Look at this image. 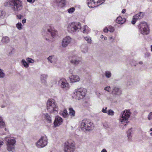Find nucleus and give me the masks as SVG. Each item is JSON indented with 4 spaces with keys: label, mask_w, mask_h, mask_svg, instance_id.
<instances>
[{
    "label": "nucleus",
    "mask_w": 152,
    "mask_h": 152,
    "mask_svg": "<svg viewBox=\"0 0 152 152\" xmlns=\"http://www.w3.org/2000/svg\"><path fill=\"white\" fill-rule=\"evenodd\" d=\"M47 110L50 114H56L57 113L58 108L55 100L52 99H48L46 104Z\"/></svg>",
    "instance_id": "1"
},
{
    "label": "nucleus",
    "mask_w": 152,
    "mask_h": 152,
    "mask_svg": "<svg viewBox=\"0 0 152 152\" xmlns=\"http://www.w3.org/2000/svg\"><path fill=\"white\" fill-rule=\"evenodd\" d=\"M4 139L6 141L7 150L9 151L14 152L16 143L15 138L12 137H6Z\"/></svg>",
    "instance_id": "2"
},
{
    "label": "nucleus",
    "mask_w": 152,
    "mask_h": 152,
    "mask_svg": "<svg viewBox=\"0 0 152 152\" xmlns=\"http://www.w3.org/2000/svg\"><path fill=\"white\" fill-rule=\"evenodd\" d=\"M9 6L14 12H19L22 10V3L20 0H10Z\"/></svg>",
    "instance_id": "3"
},
{
    "label": "nucleus",
    "mask_w": 152,
    "mask_h": 152,
    "mask_svg": "<svg viewBox=\"0 0 152 152\" xmlns=\"http://www.w3.org/2000/svg\"><path fill=\"white\" fill-rule=\"evenodd\" d=\"M66 28L68 32L73 34L79 32L81 27L80 23L74 22L68 24Z\"/></svg>",
    "instance_id": "4"
},
{
    "label": "nucleus",
    "mask_w": 152,
    "mask_h": 152,
    "mask_svg": "<svg viewBox=\"0 0 152 152\" xmlns=\"http://www.w3.org/2000/svg\"><path fill=\"white\" fill-rule=\"evenodd\" d=\"M80 127L82 130L85 132L92 130L94 125L90 120L84 119L80 122Z\"/></svg>",
    "instance_id": "5"
},
{
    "label": "nucleus",
    "mask_w": 152,
    "mask_h": 152,
    "mask_svg": "<svg viewBox=\"0 0 152 152\" xmlns=\"http://www.w3.org/2000/svg\"><path fill=\"white\" fill-rule=\"evenodd\" d=\"M131 112L129 110H126L123 111L121 113L120 118L119 119L120 121L122 124H128L129 121L128 120L129 118ZM126 124H125L124 125V126H126Z\"/></svg>",
    "instance_id": "6"
},
{
    "label": "nucleus",
    "mask_w": 152,
    "mask_h": 152,
    "mask_svg": "<svg viewBox=\"0 0 152 152\" xmlns=\"http://www.w3.org/2000/svg\"><path fill=\"white\" fill-rule=\"evenodd\" d=\"M86 92V89L83 88L77 89L73 92V96L78 100L83 99L85 97Z\"/></svg>",
    "instance_id": "7"
},
{
    "label": "nucleus",
    "mask_w": 152,
    "mask_h": 152,
    "mask_svg": "<svg viewBox=\"0 0 152 152\" xmlns=\"http://www.w3.org/2000/svg\"><path fill=\"white\" fill-rule=\"evenodd\" d=\"M75 149V143L71 140L66 141L64 144L65 152H74Z\"/></svg>",
    "instance_id": "8"
},
{
    "label": "nucleus",
    "mask_w": 152,
    "mask_h": 152,
    "mask_svg": "<svg viewBox=\"0 0 152 152\" xmlns=\"http://www.w3.org/2000/svg\"><path fill=\"white\" fill-rule=\"evenodd\" d=\"M139 31L143 35H147L149 33V29L147 23L145 22H141L138 26Z\"/></svg>",
    "instance_id": "9"
},
{
    "label": "nucleus",
    "mask_w": 152,
    "mask_h": 152,
    "mask_svg": "<svg viewBox=\"0 0 152 152\" xmlns=\"http://www.w3.org/2000/svg\"><path fill=\"white\" fill-rule=\"evenodd\" d=\"M105 0H87V4L90 8H93L103 4Z\"/></svg>",
    "instance_id": "10"
},
{
    "label": "nucleus",
    "mask_w": 152,
    "mask_h": 152,
    "mask_svg": "<svg viewBox=\"0 0 152 152\" xmlns=\"http://www.w3.org/2000/svg\"><path fill=\"white\" fill-rule=\"evenodd\" d=\"M58 84L60 87L65 90L69 89L70 87L69 83L67 80L64 78L60 79L58 80Z\"/></svg>",
    "instance_id": "11"
},
{
    "label": "nucleus",
    "mask_w": 152,
    "mask_h": 152,
    "mask_svg": "<svg viewBox=\"0 0 152 152\" xmlns=\"http://www.w3.org/2000/svg\"><path fill=\"white\" fill-rule=\"evenodd\" d=\"M48 139L45 136H42L38 141L36 145L38 148H42L45 147L48 143Z\"/></svg>",
    "instance_id": "12"
},
{
    "label": "nucleus",
    "mask_w": 152,
    "mask_h": 152,
    "mask_svg": "<svg viewBox=\"0 0 152 152\" xmlns=\"http://www.w3.org/2000/svg\"><path fill=\"white\" fill-rule=\"evenodd\" d=\"M45 33L48 35L49 37H53L56 35V31L54 28L51 26L48 25L45 29Z\"/></svg>",
    "instance_id": "13"
},
{
    "label": "nucleus",
    "mask_w": 152,
    "mask_h": 152,
    "mask_svg": "<svg viewBox=\"0 0 152 152\" xmlns=\"http://www.w3.org/2000/svg\"><path fill=\"white\" fill-rule=\"evenodd\" d=\"M70 57L71 59L70 61V62L73 64L77 65L81 63V61L77 55H73Z\"/></svg>",
    "instance_id": "14"
},
{
    "label": "nucleus",
    "mask_w": 152,
    "mask_h": 152,
    "mask_svg": "<svg viewBox=\"0 0 152 152\" xmlns=\"http://www.w3.org/2000/svg\"><path fill=\"white\" fill-rule=\"evenodd\" d=\"M111 94L114 97H117L121 95L122 91L120 88L115 86L113 88Z\"/></svg>",
    "instance_id": "15"
},
{
    "label": "nucleus",
    "mask_w": 152,
    "mask_h": 152,
    "mask_svg": "<svg viewBox=\"0 0 152 152\" xmlns=\"http://www.w3.org/2000/svg\"><path fill=\"white\" fill-rule=\"evenodd\" d=\"M72 40V38L69 36L64 37L61 42V46L63 48H66L70 43Z\"/></svg>",
    "instance_id": "16"
},
{
    "label": "nucleus",
    "mask_w": 152,
    "mask_h": 152,
    "mask_svg": "<svg viewBox=\"0 0 152 152\" xmlns=\"http://www.w3.org/2000/svg\"><path fill=\"white\" fill-rule=\"evenodd\" d=\"M143 12H140L134 15L132 20V23L133 24H134L137 20H139L143 18Z\"/></svg>",
    "instance_id": "17"
},
{
    "label": "nucleus",
    "mask_w": 152,
    "mask_h": 152,
    "mask_svg": "<svg viewBox=\"0 0 152 152\" xmlns=\"http://www.w3.org/2000/svg\"><path fill=\"white\" fill-rule=\"evenodd\" d=\"M70 82L74 83L79 82L80 80L79 76L77 75H72L69 77Z\"/></svg>",
    "instance_id": "18"
},
{
    "label": "nucleus",
    "mask_w": 152,
    "mask_h": 152,
    "mask_svg": "<svg viewBox=\"0 0 152 152\" xmlns=\"http://www.w3.org/2000/svg\"><path fill=\"white\" fill-rule=\"evenodd\" d=\"M42 118H44L46 121L49 123L52 122L51 116L48 113H43L42 115Z\"/></svg>",
    "instance_id": "19"
},
{
    "label": "nucleus",
    "mask_w": 152,
    "mask_h": 152,
    "mask_svg": "<svg viewBox=\"0 0 152 152\" xmlns=\"http://www.w3.org/2000/svg\"><path fill=\"white\" fill-rule=\"evenodd\" d=\"M63 122V119L62 118L59 116H57L55 118L54 124L55 126H59Z\"/></svg>",
    "instance_id": "20"
},
{
    "label": "nucleus",
    "mask_w": 152,
    "mask_h": 152,
    "mask_svg": "<svg viewBox=\"0 0 152 152\" xmlns=\"http://www.w3.org/2000/svg\"><path fill=\"white\" fill-rule=\"evenodd\" d=\"M48 77V75L45 74H42L40 75V79L41 83L46 84H47V79Z\"/></svg>",
    "instance_id": "21"
},
{
    "label": "nucleus",
    "mask_w": 152,
    "mask_h": 152,
    "mask_svg": "<svg viewBox=\"0 0 152 152\" xmlns=\"http://www.w3.org/2000/svg\"><path fill=\"white\" fill-rule=\"evenodd\" d=\"M47 59L48 62L53 64L56 63L57 61V58L54 56H50L48 57Z\"/></svg>",
    "instance_id": "22"
},
{
    "label": "nucleus",
    "mask_w": 152,
    "mask_h": 152,
    "mask_svg": "<svg viewBox=\"0 0 152 152\" xmlns=\"http://www.w3.org/2000/svg\"><path fill=\"white\" fill-rule=\"evenodd\" d=\"M126 20L125 18L120 16L116 18V22L118 24H122L125 22Z\"/></svg>",
    "instance_id": "23"
},
{
    "label": "nucleus",
    "mask_w": 152,
    "mask_h": 152,
    "mask_svg": "<svg viewBox=\"0 0 152 152\" xmlns=\"http://www.w3.org/2000/svg\"><path fill=\"white\" fill-rule=\"evenodd\" d=\"M57 5L60 7H62L64 6L65 4V0H59L57 1Z\"/></svg>",
    "instance_id": "24"
},
{
    "label": "nucleus",
    "mask_w": 152,
    "mask_h": 152,
    "mask_svg": "<svg viewBox=\"0 0 152 152\" xmlns=\"http://www.w3.org/2000/svg\"><path fill=\"white\" fill-rule=\"evenodd\" d=\"M81 51L83 53H86L88 52V46L86 45H83L81 46Z\"/></svg>",
    "instance_id": "25"
},
{
    "label": "nucleus",
    "mask_w": 152,
    "mask_h": 152,
    "mask_svg": "<svg viewBox=\"0 0 152 152\" xmlns=\"http://www.w3.org/2000/svg\"><path fill=\"white\" fill-rule=\"evenodd\" d=\"M10 40V39L8 37L5 36L2 37L1 41L3 43L6 44L9 43Z\"/></svg>",
    "instance_id": "26"
},
{
    "label": "nucleus",
    "mask_w": 152,
    "mask_h": 152,
    "mask_svg": "<svg viewBox=\"0 0 152 152\" xmlns=\"http://www.w3.org/2000/svg\"><path fill=\"white\" fill-rule=\"evenodd\" d=\"M90 29L86 25H85L83 26V28L82 29V31L85 34H88L89 32Z\"/></svg>",
    "instance_id": "27"
},
{
    "label": "nucleus",
    "mask_w": 152,
    "mask_h": 152,
    "mask_svg": "<svg viewBox=\"0 0 152 152\" xmlns=\"http://www.w3.org/2000/svg\"><path fill=\"white\" fill-rule=\"evenodd\" d=\"M60 114L65 118H67L69 115L66 110H64L63 111H61L60 113Z\"/></svg>",
    "instance_id": "28"
},
{
    "label": "nucleus",
    "mask_w": 152,
    "mask_h": 152,
    "mask_svg": "<svg viewBox=\"0 0 152 152\" xmlns=\"http://www.w3.org/2000/svg\"><path fill=\"white\" fill-rule=\"evenodd\" d=\"M75 111L72 108H70L69 109V115L71 116L72 117H73L75 116Z\"/></svg>",
    "instance_id": "29"
},
{
    "label": "nucleus",
    "mask_w": 152,
    "mask_h": 152,
    "mask_svg": "<svg viewBox=\"0 0 152 152\" xmlns=\"http://www.w3.org/2000/svg\"><path fill=\"white\" fill-rule=\"evenodd\" d=\"M22 64L25 68H28L29 66L28 63L24 59H22L21 61Z\"/></svg>",
    "instance_id": "30"
},
{
    "label": "nucleus",
    "mask_w": 152,
    "mask_h": 152,
    "mask_svg": "<svg viewBox=\"0 0 152 152\" xmlns=\"http://www.w3.org/2000/svg\"><path fill=\"white\" fill-rule=\"evenodd\" d=\"M0 127L1 128H4L5 127V124L3 121L2 117L0 116Z\"/></svg>",
    "instance_id": "31"
},
{
    "label": "nucleus",
    "mask_w": 152,
    "mask_h": 152,
    "mask_svg": "<svg viewBox=\"0 0 152 152\" xmlns=\"http://www.w3.org/2000/svg\"><path fill=\"white\" fill-rule=\"evenodd\" d=\"M104 75L107 78H108L111 77L112 74L110 72L108 71H107L105 72Z\"/></svg>",
    "instance_id": "32"
},
{
    "label": "nucleus",
    "mask_w": 152,
    "mask_h": 152,
    "mask_svg": "<svg viewBox=\"0 0 152 152\" xmlns=\"http://www.w3.org/2000/svg\"><path fill=\"white\" fill-rule=\"evenodd\" d=\"M17 28L19 30H21L22 29L23 26L20 23H18L16 25Z\"/></svg>",
    "instance_id": "33"
},
{
    "label": "nucleus",
    "mask_w": 152,
    "mask_h": 152,
    "mask_svg": "<svg viewBox=\"0 0 152 152\" xmlns=\"http://www.w3.org/2000/svg\"><path fill=\"white\" fill-rule=\"evenodd\" d=\"M85 40L88 43L91 44V38L89 37H84Z\"/></svg>",
    "instance_id": "34"
},
{
    "label": "nucleus",
    "mask_w": 152,
    "mask_h": 152,
    "mask_svg": "<svg viewBox=\"0 0 152 152\" xmlns=\"http://www.w3.org/2000/svg\"><path fill=\"white\" fill-rule=\"evenodd\" d=\"M5 75L3 70L0 68V78H4Z\"/></svg>",
    "instance_id": "35"
},
{
    "label": "nucleus",
    "mask_w": 152,
    "mask_h": 152,
    "mask_svg": "<svg viewBox=\"0 0 152 152\" xmlns=\"http://www.w3.org/2000/svg\"><path fill=\"white\" fill-rule=\"evenodd\" d=\"M126 85L128 86H131L133 84L132 80L130 79H128L126 82Z\"/></svg>",
    "instance_id": "36"
},
{
    "label": "nucleus",
    "mask_w": 152,
    "mask_h": 152,
    "mask_svg": "<svg viewBox=\"0 0 152 152\" xmlns=\"http://www.w3.org/2000/svg\"><path fill=\"white\" fill-rule=\"evenodd\" d=\"M103 126L104 128L105 129H107L110 127V125L109 124L106 122H104L103 124Z\"/></svg>",
    "instance_id": "37"
},
{
    "label": "nucleus",
    "mask_w": 152,
    "mask_h": 152,
    "mask_svg": "<svg viewBox=\"0 0 152 152\" xmlns=\"http://www.w3.org/2000/svg\"><path fill=\"white\" fill-rule=\"evenodd\" d=\"M107 113L108 115L113 116L114 115V112L112 110H109L107 111Z\"/></svg>",
    "instance_id": "38"
},
{
    "label": "nucleus",
    "mask_w": 152,
    "mask_h": 152,
    "mask_svg": "<svg viewBox=\"0 0 152 152\" xmlns=\"http://www.w3.org/2000/svg\"><path fill=\"white\" fill-rule=\"evenodd\" d=\"M75 9L74 7L71 8L68 10V12L69 13H72L75 11Z\"/></svg>",
    "instance_id": "39"
},
{
    "label": "nucleus",
    "mask_w": 152,
    "mask_h": 152,
    "mask_svg": "<svg viewBox=\"0 0 152 152\" xmlns=\"http://www.w3.org/2000/svg\"><path fill=\"white\" fill-rule=\"evenodd\" d=\"M26 60L29 63H34V62L33 59L29 58H27Z\"/></svg>",
    "instance_id": "40"
},
{
    "label": "nucleus",
    "mask_w": 152,
    "mask_h": 152,
    "mask_svg": "<svg viewBox=\"0 0 152 152\" xmlns=\"http://www.w3.org/2000/svg\"><path fill=\"white\" fill-rule=\"evenodd\" d=\"M147 118L148 120H152V112H150L148 114Z\"/></svg>",
    "instance_id": "41"
},
{
    "label": "nucleus",
    "mask_w": 152,
    "mask_h": 152,
    "mask_svg": "<svg viewBox=\"0 0 152 152\" xmlns=\"http://www.w3.org/2000/svg\"><path fill=\"white\" fill-rule=\"evenodd\" d=\"M151 56V53L148 52H146L144 54V57L145 58H149Z\"/></svg>",
    "instance_id": "42"
},
{
    "label": "nucleus",
    "mask_w": 152,
    "mask_h": 152,
    "mask_svg": "<svg viewBox=\"0 0 152 152\" xmlns=\"http://www.w3.org/2000/svg\"><path fill=\"white\" fill-rule=\"evenodd\" d=\"M104 90L105 91L110 92L111 90V87L109 86L106 87L104 88Z\"/></svg>",
    "instance_id": "43"
},
{
    "label": "nucleus",
    "mask_w": 152,
    "mask_h": 152,
    "mask_svg": "<svg viewBox=\"0 0 152 152\" xmlns=\"http://www.w3.org/2000/svg\"><path fill=\"white\" fill-rule=\"evenodd\" d=\"M109 31L110 32H113L114 31L115 29L113 27L110 26L109 27Z\"/></svg>",
    "instance_id": "44"
},
{
    "label": "nucleus",
    "mask_w": 152,
    "mask_h": 152,
    "mask_svg": "<svg viewBox=\"0 0 152 152\" xmlns=\"http://www.w3.org/2000/svg\"><path fill=\"white\" fill-rule=\"evenodd\" d=\"M5 15V13L4 12L1 11L0 12V16L1 18H3L4 17Z\"/></svg>",
    "instance_id": "45"
},
{
    "label": "nucleus",
    "mask_w": 152,
    "mask_h": 152,
    "mask_svg": "<svg viewBox=\"0 0 152 152\" xmlns=\"http://www.w3.org/2000/svg\"><path fill=\"white\" fill-rule=\"evenodd\" d=\"M132 129H129L127 132V135H132Z\"/></svg>",
    "instance_id": "46"
},
{
    "label": "nucleus",
    "mask_w": 152,
    "mask_h": 152,
    "mask_svg": "<svg viewBox=\"0 0 152 152\" xmlns=\"http://www.w3.org/2000/svg\"><path fill=\"white\" fill-rule=\"evenodd\" d=\"M107 107H104L102 110V112L104 113H107Z\"/></svg>",
    "instance_id": "47"
},
{
    "label": "nucleus",
    "mask_w": 152,
    "mask_h": 152,
    "mask_svg": "<svg viewBox=\"0 0 152 152\" xmlns=\"http://www.w3.org/2000/svg\"><path fill=\"white\" fill-rule=\"evenodd\" d=\"M128 139L129 141H131L132 140V135H127Z\"/></svg>",
    "instance_id": "48"
},
{
    "label": "nucleus",
    "mask_w": 152,
    "mask_h": 152,
    "mask_svg": "<svg viewBox=\"0 0 152 152\" xmlns=\"http://www.w3.org/2000/svg\"><path fill=\"white\" fill-rule=\"evenodd\" d=\"M18 19H20L21 18H23V16L20 14H19L17 16Z\"/></svg>",
    "instance_id": "49"
},
{
    "label": "nucleus",
    "mask_w": 152,
    "mask_h": 152,
    "mask_svg": "<svg viewBox=\"0 0 152 152\" xmlns=\"http://www.w3.org/2000/svg\"><path fill=\"white\" fill-rule=\"evenodd\" d=\"M109 31V30L107 28H105L104 29V32H105V33H107L108 31Z\"/></svg>",
    "instance_id": "50"
},
{
    "label": "nucleus",
    "mask_w": 152,
    "mask_h": 152,
    "mask_svg": "<svg viewBox=\"0 0 152 152\" xmlns=\"http://www.w3.org/2000/svg\"><path fill=\"white\" fill-rule=\"evenodd\" d=\"M27 1L29 2L30 3H33L34 2L35 0H27Z\"/></svg>",
    "instance_id": "51"
},
{
    "label": "nucleus",
    "mask_w": 152,
    "mask_h": 152,
    "mask_svg": "<svg viewBox=\"0 0 152 152\" xmlns=\"http://www.w3.org/2000/svg\"><path fill=\"white\" fill-rule=\"evenodd\" d=\"M26 19H23L22 20V22L24 24L26 22Z\"/></svg>",
    "instance_id": "52"
},
{
    "label": "nucleus",
    "mask_w": 152,
    "mask_h": 152,
    "mask_svg": "<svg viewBox=\"0 0 152 152\" xmlns=\"http://www.w3.org/2000/svg\"><path fill=\"white\" fill-rule=\"evenodd\" d=\"M149 132H150V135L151 136H152V128H151L150 129Z\"/></svg>",
    "instance_id": "53"
},
{
    "label": "nucleus",
    "mask_w": 152,
    "mask_h": 152,
    "mask_svg": "<svg viewBox=\"0 0 152 152\" xmlns=\"http://www.w3.org/2000/svg\"><path fill=\"white\" fill-rule=\"evenodd\" d=\"M96 95L97 96L99 97L101 95L100 93L98 92H97L96 93Z\"/></svg>",
    "instance_id": "54"
},
{
    "label": "nucleus",
    "mask_w": 152,
    "mask_h": 152,
    "mask_svg": "<svg viewBox=\"0 0 152 152\" xmlns=\"http://www.w3.org/2000/svg\"><path fill=\"white\" fill-rule=\"evenodd\" d=\"M101 152H107V151L106 149H103L102 150Z\"/></svg>",
    "instance_id": "55"
},
{
    "label": "nucleus",
    "mask_w": 152,
    "mask_h": 152,
    "mask_svg": "<svg viewBox=\"0 0 152 152\" xmlns=\"http://www.w3.org/2000/svg\"><path fill=\"white\" fill-rule=\"evenodd\" d=\"M126 12V9H123L122 11V13H124Z\"/></svg>",
    "instance_id": "56"
},
{
    "label": "nucleus",
    "mask_w": 152,
    "mask_h": 152,
    "mask_svg": "<svg viewBox=\"0 0 152 152\" xmlns=\"http://www.w3.org/2000/svg\"><path fill=\"white\" fill-rule=\"evenodd\" d=\"M140 65H142L143 64V62L142 61H140L138 63Z\"/></svg>",
    "instance_id": "57"
},
{
    "label": "nucleus",
    "mask_w": 152,
    "mask_h": 152,
    "mask_svg": "<svg viewBox=\"0 0 152 152\" xmlns=\"http://www.w3.org/2000/svg\"><path fill=\"white\" fill-rule=\"evenodd\" d=\"M6 133H7L6 132H4L3 133H0V134L1 135L6 134Z\"/></svg>",
    "instance_id": "58"
},
{
    "label": "nucleus",
    "mask_w": 152,
    "mask_h": 152,
    "mask_svg": "<svg viewBox=\"0 0 152 152\" xmlns=\"http://www.w3.org/2000/svg\"><path fill=\"white\" fill-rule=\"evenodd\" d=\"M109 39L110 40H112V41H113L114 40V39L112 37H109Z\"/></svg>",
    "instance_id": "59"
},
{
    "label": "nucleus",
    "mask_w": 152,
    "mask_h": 152,
    "mask_svg": "<svg viewBox=\"0 0 152 152\" xmlns=\"http://www.w3.org/2000/svg\"><path fill=\"white\" fill-rule=\"evenodd\" d=\"M69 72L70 74H72L73 73L72 70V69L69 70Z\"/></svg>",
    "instance_id": "60"
},
{
    "label": "nucleus",
    "mask_w": 152,
    "mask_h": 152,
    "mask_svg": "<svg viewBox=\"0 0 152 152\" xmlns=\"http://www.w3.org/2000/svg\"><path fill=\"white\" fill-rule=\"evenodd\" d=\"M14 50H12L9 53V54H10V55H11V54H12V53H13V51Z\"/></svg>",
    "instance_id": "61"
},
{
    "label": "nucleus",
    "mask_w": 152,
    "mask_h": 152,
    "mask_svg": "<svg viewBox=\"0 0 152 152\" xmlns=\"http://www.w3.org/2000/svg\"><path fill=\"white\" fill-rule=\"evenodd\" d=\"M103 37H104V36H103L102 35H101L100 37H101V38H102V39L103 38Z\"/></svg>",
    "instance_id": "62"
},
{
    "label": "nucleus",
    "mask_w": 152,
    "mask_h": 152,
    "mask_svg": "<svg viewBox=\"0 0 152 152\" xmlns=\"http://www.w3.org/2000/svg\"><path fill=\"white\" fill-rule=\"evenodd\" d=\"M151 51L152 52V45L151 46Z\"/></svg>",
    "instance_id": "63"
},
{
    "label": "nucleus",
    "mask_w": 152,
    "mask_h": 152,
    "mask_svg": "<svg viewBox=\"0 0 152 152\" xmlns=\"http://www.w3.org/2000/svg\"><path fill=\"white\" fill-rule=\"evenodd\" d=\"M104 40H106L107 39V38L106 37H104Z\"/></svg>",
    "instance_id": "64"
}]
</instances>
